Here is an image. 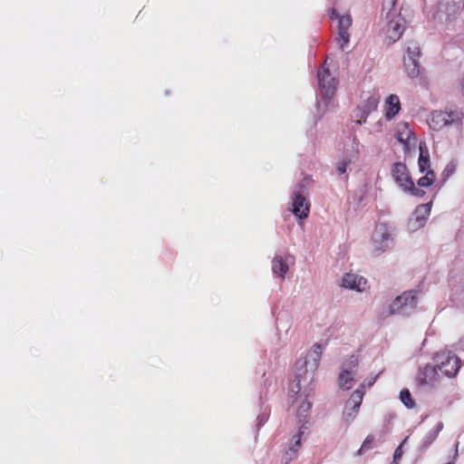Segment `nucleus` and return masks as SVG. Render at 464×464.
<instances>
[{"label": "nucleus", "mask_w": 464, "mask_h": 464, "mask_svg": "<svg viewBox=\"0 0 464 464\" xmlns=\"http://www.w3.org/2000/svg\"><path fill=\"white\" fill-rule=\"evenodd\" d=\"M391 171L394 181L403 191L419 198L425 195L424 190L415 186L405 163L395 162Z\"/></svg>", "instance_id": "f257e3e1"}, {"label": "nucleus", "mask_w": 464, "mask_h": 464, "mask_svg": "<svg viewBox=\"0 0 464 464\" xmlns=\"http://www.w3.org/2000/svg\"><path fill=\"white\" fill-rule=\"evenodd\" d=\"M463 114L459 111H434L431 112L428 121L430 129L440 130L450 125L459 126L461 124Z\"/></svg>", "instance_id": "f03ea898"}, {"label": "nucleus", "mask_w": 464, "mask_h": 464, "mask_svg": "<svg viewBox=\"0 0 464 464\" xmlns=\"http://www.w3.org/2000/svg\"><path fill=\"white\" fill-rule=\"evenodd\" d=\"M438 367L448 377L455 376L461 366L460 359L450 352L437 354Z\"/></svg>", "instance_id": "7ed1b4c3"}, {"label": "nucleus", "mask_w": 464, "mask_h": 464, "mask_svg": "<svg viewBox=\"0 0 464 464\" xmlns=\"http://www.w3.org/2000/svg\"><path fill=\"white\" fill-rule=\"evenodd\" d=\"M417 305V297L412 291L404 292L396 297L390 306V314H408Z\"/></svg>", "instance_id": "20e7f679"}, {"label": "nucleus", "mask_w": 464, "mask_h": 464, "mask_svg": "<svg viewBox=\"0 0 464 464\" xmlns=\"http://www.w3.org/2000/svg\"><path fill=\"white\" fill-rule=\"evenodd\" d=\"M331 18L338 20V36L336 37V42L340 45V48L343 50L350 42L348 30L352 26V17L349 14L339 15V14L333 9Z\"/></svg>", "instance_id": "39448f33"}, {"label": "nucleus", "mask_w": 464, "mask_h": 464, "mask_svg": "<svg viewBox=\"0 0 464 464\" xmlns=\"http://www.w3.org/2000/svg\"><path fill=\"white\" fill-rule=\"evenodd\" d=\"M317 79L319 87L321 88L324 96L331 97L336 90L338 80L336 77L332 75L329 69L326 67V61L319 68L317 72Z\"/></svg>", "instance_id": "423d86ee"}, {"label": "nucleus", "mask_w": 464, "mask_h": 464, "mask_svg": "<svg viewBox=\"0 0 464 464\" xmlns=\"http://www.w3.org/2000/svg\"><path fill=\"white\" fill-rule=\"evenodd\" d=\"M415 382L419 387H433L439 382L437 368L431 364H426L419 368Z\"/></svg>", "instance_id": "0eeeda50"}, {"label": "nucleus", "mask_w": 464, "mask_h": 464, "mask_svg": "<svg viewBox=\"0 0 464 464\" xmlns=\"http://www.w3.org/2000/svg\"><path fill=\"white\" fill-rule=\"evenodd\" d=\"M392 242L391 234L385 224H379L375 227L372 234V244L376 252H382L390 246Z\"/></svg>", "instance_id": "6e6552de"}, {"label": "nucleus", "mask_w": 464, "mask_h": 464, "mask_svg": "<svg viewBox=\"0 0 464 464\" xmlns=\"http://www.w3.org/2000/svg\"><path fill=\"white\" fill-rule=\"evenodd\" d=\"M395 137L402 144L405 151L409 150L411 145L415 144L416 138L410 129L408 122L401 121L397 124Z\"/></svg>", "instance_id": "1a4fd4ad"}, {"label": "nucleus", "mask_w": 464, "mask_h": 464, "mask_svg": "<svg viewBox=\"0 0 464 464\" xmlns=\"http://www.w3.org/2000/svg\"><path fill=\"white\" fill-rule=\"evenodd\" d=\"M291 210L296 218L304 219L309 216L310 202L300 192H295Z\"/></svg>", "instance_id": "9d476101"}, {"label": "nucleus", "mask_w": 464, "mask_h": 464, "mask_svg": "<svg viewBox=\"0 0 464 464\" xmlns=\"http://www.w3.org/2000/svg\"><path fill=\"white\" fill-rule=\"evenodd\" d=\"M380 102V98L377 95H371L364 101V102L358 107L357 109V116L360 117L359 120L356 121L357 124H362L365 122L367 117L372 111L377 110L378 104Z\"/></svg>", "instance_id": "9b49d317"}, {"label": "nucleus", "mask_w": 464, "mask_h": 464, "mask_svg": "<svg viewBox=\"0 0 464 464\" xmlns=\"http://www.w3.org/2000/svg\"><path fill=\"white\" fill-rule=\"evenodd\" d=\"M342 285L345 288L362 292L367 287V280L361 276L348 273L343 277Z\"/></svg>", "instance_id": "f8f14e48"}, {"label": "nucleus", "mask_w": 464, "mask_h": 464, "mask_svg": "<svg viewBox=\"0 0 464 464\" xmlns=\"http://www.w3.org/2000/svg\"><path fill=\"white\" fill-rule=\"evenodd\" d=\"M401 22L402 19L397 17V19H392L387 24L386 34L392 43L399 40L403 33L404 27Z\"/></svg>", "instance_id": "ddd939ff"}, {"label": "nucleus", "mask_w": 464, "mask_h": 464, "mask_svg": "<svg viewBox=\"0 0 464 464\" xmlns=\"http://www.w3.org/2000/svg\"><path fill=\"white\" fill-rule=\"evenodd\" d=\"M365 393V385L362 383L353 392L346 402V407L353 412H357L363 400Z\"/></svg>", "instance_id": "4468645a"}, {"label": "nucleus", "mask_w": 464, "mask_h": 464, "mask_svg": "<svg viewBox=\"0 0 464 464\" xmlns=\"http://www.w3.org/2000/svg\"><path fill=\"white\" fill-rule=\"evenodd\" d=\"M401 110L400 99L396 94H391L385 102V118L388 121L393 119Z\"/></svg>", "instance_id": "2eb2a0df"}, {"label": "nucleus", "mask_w": 464, "mask_h": 464, "mask_svg": "<svg viewBox=\"0 0 464 464\" xmlns=\"http://www.w3.org/2000/svg\"><path fill=\"white\" fill-rule=\"evenodd\" d=\"M419 149L420 155L418 159V167L420 172H425L430 169L429 150L424 143H420Z\"/></svg>", "instance_id": "dca6fc26"}, {"label": "nucleus", "mask_w": 464, "mask_h": 464, "mask_svg": "<svg viewBox=\"0 0 464 464\" xmlns=\"http://www.w3.org/2000/svg\"><path fill=\"white\" fill-rule=\"evenodd\" d=\"M288 265L286 262L283 259L282 256H276L272 260V270L273 273L281 276L282 278L285 277L286 273L288 272Z\"/></svg>", "instance_id": "f3484780"}, {"label": "nucleus", "mask_w": 464, "mask_h": 464, "mask_svg": "<svg viewBox=\"0 0 464 464\" xmlns=\"http://www.w3.org/2000/svg\"><path fill=\"white\" fill-rule=\"evenodd\" d=\"M355 382L353 374L350 371H343L339 375V385L342 389L349 390Z\"/></svg>", "instance_id": "a211bd4d"}, {"label": "nucleus", "mask_w": 464, "mask_h": 464, "mask_svg": "<svg viewBox=\"0 0 464 464\" xmlns=\"http://www.w3.org/2000/svg\"><path fill=\"white\" fill-rule=\"evenodd\" d=\"M404 66L407 74L411 78H416L420 74V64L419 60L404 59Z\"/></svg>", "instance_id": "6ab92c4d"}, {"label": "nucleus", "mask_w": 464, "mask_h": 464, "mask_svg": "<svg viewBox=\"0 0 464 464\" xmlns=\"http://www.w3.org/2000/svg\"><path fill=\"white\" fill-rule=\"evenodd\" d=\"M420 56V48L417 42L411 41L407 45L406 56L404 59L419 60Z\"/></svg>", "instance_id": "aec40b11"}, {"label": "nucleus", "mask_w": 464, "mask_h": 464, "mask_svg": "<svg viewBox=\"0 0 464 464\" xmlns=\"http://www.w3.org/2000/svg\"><path fill=\"white\" fill-rule=\"evenodd\" d=\"M436 179V174L432 169H429L425 176L418 180V185L420 188H428L433 184Z\"/></svg>", "instance_id": "412c9836"}, {"label": "nucleus", "mask_w": 464, "mask_h": 464, "mask_svg": "<svg viewBox=\"0 0 464 464\" xmlns=\"http://www.w3.org/2000/svg\"><path fill=\"white\" fill-rule=\"evenodd\" d=\"M400 399L408 409H412L416 405L415 401L412 399L411 394L408 389H403L401 391Z\"/></svg>", "instance_id": "4be33fe9"}, {"label": "nucleus", "mask_w": 464, "mask_h": 464, "mask_svg": "<svg viewBox=\"0 0 464 464\" xmlns=\"http://www.w3.org/2000/svg\"><path fill=\"white\" fill-rule=\"evenodd\" d=\"M303 435V431L299 430L298 433L295 436L294 439L295 441L292 443L291 447L289 448V450L291 451V456L287 460H291L293 458L295 457L296 452L301 448V438Z\"/></svg>", "instance_id": "5701e85b"}, {"label": "nucleus", "mask_w": 464, "mask_h": 464, "mask_svg": "<svg viewBox=\"0 0 464 464\" xmlns=\"http://www.w3.org/2000/svg\"><path fill=\"white\" fill-rule=\"evenodd\" d=\"M375 438L373 435H368L363 440L361 448L357 451V455H362L364 451L371 450L372 448V444L374 443Z\"/></svg>", "instance_id": "b1692460"}, {"label": "nucleus", "mask_w": 464, "mask_h": 464, "mask_svg": "<svg viewBox=\"0 0 464 464\" xmlns=\"http://www.w3.org/2000/svg\"><path fill=\"white\" fill-rule=\"evenodd\" d=\"M351 163L350 160H343L338 162L336 167V171L339 175L344 174L346 172L347 166Z\"/></svg>", "instance_id": "393cba45"}, {"label": "nucleus", "mask_w": 464, "mask_h": 464, "mask_svg": "<svg viewBox=\"0 0 464 464\" xmlns=\"http://www.w3.org/2000/svg\"><path fill=\"white\" fill-rule=\"evenodd\" d=\"M430 212V204H423L417 208L416 213H421L423 214V217L425 215H429Z\"/></svg>", "instance_id": "a878e982"}, {"label": "nucleus", "mask_w": 464, "mask_h": 464, "mask_svg": "<svg viewBox=\"0 0 464 464\" xmlns=\"http://www.w3.org/2000/svg\"><path fill=\"white\" fill-rule=\"evenodd\" d=\"M397 0H384L383 2V9H388V11H392L396 5Z\"/></svg>", "instance_id": "bb28decb"}, {"label": "nucleus", "mask_w": 464, "mask_h": 464, "mask_svg": "<svg viewBox=\"0 0 464 464\" xmlns=\"http://www.w3.org/2000/svg\"><path fill=\"white\" fill-rule=\"evenodd\" d=\"M311 408V403L307 401H303L302 404L299 406L298 411L300 414L303 412H307Z\"/></svg>", "instance_id": "cd10ccee"}, {"label": "nucleus", "mask_w": 464, "mask_h": 464, "mask_svg": "<svg viewBox=\"0 0 464 464\" xmlns=\"http://www.w3.org/2000/svg\"><path fill=\"white\" fill-rule=\"evenodd\" d=\"M402 456V450L401 445H400L393 453V461L397 462L401 459Z\"/></svg>", "instance_id": "c85d7f7f"}, {"label": "nucleus", "mask_w": 464, "mask_h": 464, "mask_svg": "<svg viewBox=\"0 0 464 464\" xmlns=\"http://www.w3.org/2000/svg\"><path fill=\"white\" fill-rule=\"evenodd\" d=\"M376 380H377V375L372 377V378H371V380L368 381L367 386L368 387L372 386L375 383ZM364 385L366 386V384H364Z\"/></svg>", "instance_id": "c756f323"}, {"label": "nucleus", "mask_w": 464, "mask_h": 464, "mask_svg": "<svg viewBox=\"0 0 464 464\" xmlns=\"http://www.w3.org/2000/svg\"><path fill=\"white\" fill-rule=\"evenodd\" d=\"M353 365V366H356L357 365V359L354 358V360L352 362Z\"/></svg>", "instance_id": "7c9ffc66"}]
</instances>
